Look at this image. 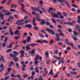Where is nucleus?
<instances>
[{
	"instance_id": "obj_40",
	"label": "nucleus",
	"mask_w": 80,
	"mask_h": 80,
	"mask_svg": "<svg viewBox=\"0 0 80 80\" xmlns=\"http://www.w3.org/2000/svg\"><path fill=\"white\" fill-rule=\"evenodd\" d=\"M51 21L54 23H57V22L55 21V20H54V19H53L52 18H51Z\"/></svg>"
},
{
	"instance_id": "obj_45",
	"label": "nucleus",
	"mask_w": 80,
	"mask_h": 80,
	"mask_svg": "<svg viewBox=\"0 0 80 80\" xmlns=\"http://www.w3.org/2000/svg\"><path fill=\"white\" fill-rule=\"evenodd\" d=\"M42 42L43 43H48V42L47 41H46L45 40H43L42 41Z\"/></svg>"
},
{
	"instance_id": "obj_10",
	"label": "nucleus",
	"mask_w": 80,
	"mask_h": 80,
	"mask_svg": "<svg viewBox=\"0 0 80 80\" xmlns=\"http://www.w3.org/2000/svg\"><path fill=\"white\" fill-rule=\"evenodd\" d=\"M19 32L20 31L18 30L16 31L14 33L15 35H17L18 36H19V35H20V33Z\"/></svg>"
},
{
	"instance_id": "obj_23",
	"label": "nucleus",
	"mask_w": 80,
	"mask_h": 80,
	"mask_svg": "<svg viewBox=\"0 0 80 80\" xmlns=\"http://www.w3.org/2000/svg\"><path fill=\"white\" fill-rule=\"evenodd\" d=\"M24 12L25 13L28 14L29 17H32L31 14H30V13H28L26 11H24Z\"/></svg>"
},
{
	"instance_id": "obj_36",
	"label": "nucleus",
	"mask_w": 80,
	"mask_h": 80,
	"mask_svg": "<svg viewBox=\"0 0 80 80\" xmlns=\"http://www.w3.org/2000/svg\"><path fill=\"white\" fill-rule=\"evenodd\" d=\"M12 53H14L15 55H16V56H17V55L18 54V52H16V51H13L12 52Z\"/></svg>"
},
{
	"instance_id": "obj_29",
	"label": "nucleus",
	"mask_w": 80,
	"mask_h": 80,
	"mask_svg": "<svg viewBox=\"0 0 80 80\" xmlns=\"http://www.w3.org/2000/svg\"><path fill=\"white\" fill-rule=\"evenodd\" d=\"M0 17H1V20H3V19H4V15H3V14H2L0 16Z\"/></svg>"
},
{
	"instance_id": "obj_6",
	"label": "nucleus",
	"mask_w": 80,
	"mask_h": 80,
	"mask_svg": "<svg viewBox=\"0 0 80 80\" xmlns=\"http://www.w3.org/2000/svg\"><path fill=\"white\" fill-rule=\"evenodd\" d=\"M25 27L29 29H31L32 28V25L31 24L29 25L27 24L25 25Z\"/></svg>"
},
{
	"instance_id": "obj_41",
	"label": "nucleus",
	"mask_w": 80,
	"mask_h": 80,
	"mask_svg": "<svg viewBox=\"0 0 80 80\" xmlns=\"http://www.w3.org/2000/svg\"><path fill=\"white\" fill-rule=\"evenodd\" d=\"M73 32L75 35L76 36H77V35H78V33L77 32H76L75 31H73Z\"/></svg>"
},
{
	"instance_id": "obj_14",
	"label": "nucleus",
	"mask_w": 80,
	"mask_h": 80,
	"mask_svg": "<svg viewBox=\"0 0 80 80\" xmlns=\"http://www.w3.org/2000/svg\"><path fill=\"white\" fill-rule=\"evenodd\" d=\"M30 22V19H27L24 21V24H27L28 23V22Z\"/></svg>"
},
{
	"instance_id": "obj_27",
	"label": "nucleus",
	"mask_w": 80,
	"mask_h": 80,
	"mask_svg": "<svg viewBox=\"0 0 80 80\" xmlns=\"http://www.w3.org/2000/svg\"><path fill=\"white\" fill-rule=\"evenodd\" d=\"M12 70V69L11 68H8V70H7V72H10V71Z\"/></svg>"
},
{
	"instance_id": "obj_17",
	"label": "nucleus",
	"mask_w": 80,
	"mask_h": 80,
	"mask_svg": "<svg viewBox=\"0 0 80 80\" xmlns=\"http://www.w3.org/2000/svg\"><path fill=\"white\" fill-rule=\"evenodd\" d=\"M15 60V63H16L17 62H18V58L16 57L14 58V59H13V60Z\"/></svg>"
},
{
	"instance_id": "obj_48",
	"label": "nucleus",
	"mask_w": 80,
	"mask_h": 80,
	"mask_svg": "<svg viewBox=\"0 0 80 80\" xmlns=\"http://www.w3.org/2000/svg\"><path fill=\"white\" fill-rule=\"evenodd\" d=\"M63 14L65 17H68V14H67L66 13H65V12H63Z\"/></svg>"
},
{
	"instance_id": "obj_44",
	"label": "nucleus",
	"mask_w": 80,
	"mask_h": 80,
	"mask_svg": "<svg viewBox=\"0 0 80 80\" xmlns=\"http://www.w3.org/2000/svg\"><path fill=\"white\" fill-rule=\"evenodd\" d=\"M10 56L12 57H13V58H15L16 57V55H13V54H10Z\"/></svg>"
},
{
	"instance_id": "obj_52",
	"label": "nucleus",
	"mask_w": 80,
	"mask_h": 80,
	"mask_svg": "<svg viewBox=\"0 0 80 80\" xmlns=\"http://www.w3.org/2000/svg\"><path fill=\"white\" fill-rule=\"evenodd\" d=\"M46 24L48 26H50V22H46Z\"/></svg>"
},
{
	"instance_id": "obj_39",
	"label": "nucleus",
	"mask_w": 80,
	"mask_h": 80,
	"mask_svg": "<svg viewBox=\"0 0 80 80\" xmlns=\"http://www.w3.org/2000/svg\"><path fill=\"white\" fill-rule=\"evenodd\" d=\"M55 35L56 36L57 38H60V36L58 33H56Z\"/></svg>"
},
{
	"instance_id": "obj_16",
	"label": "nucleus",
	"mask_w": 80,
	"mask_h": 80,
	"mask_svg": "<svg viewBox=\"0 0 80 80\" xmlns=\"http://www.w3.org/2000/svg\"><path fill=\"white\" fill-rule=\"evenodd\" d=\"M40 58V56H39L38 55H36V58H35L34 60H35V61H38V58Z\"/></svg>"
},
{
	"instance_id": "obj_30",
	"label": "nucleus",
	"mask_w": 80,
	"mask_h": 80,
	"mask_svg": "<svg viewBox=\"0 0 80 80\" xmlns=\"http://www.w3.org/2000/svg\"><path fill=\"white\" fill-rule=\"evenodd\" d=\"M76 28H75V29L76 30H77V31H78V30H77V29H80V26L78 25H76Z\"/></svg>"
},
{
	"instance_id": "obj_51",
	"label": "nucleus",
	"mask_w": 80,
	"mask_h": 80,
	"mask_svg": "<svg viewBox=\"0 0 80 80\" xmlns=\"http://www.w3.org/2000/svg\"><path fill=\"white\" fill-rule=\"evenodd\" d=\"M32 14L35 15H36L37 14V12L35 11H32Z\"/></svg>"
},
{
	"instance_id": "obj_62",
	"label": "nucleus",
	"mask_w": 80,
	"mask_h": 80,
	"mask_svg": "<svg viewBox=\"0 0 80 80\" xmlns=\"http://www.w3.org/2000/svg\"><path fill=\"white\" fill-rule=\"evenodd\" d=\"M12 51V49H9L7 50V53H9V52H10Z\"/></svg>"
},
{
	"instance_id": "obj_21",
	"label": "nucleus",
	"mask_w": 80,
	"mask_h": 80,
	"mask_svg": "<svg viewBox=\"0 0 80 80\" xmlns=\"http://www.w3.org/2000/svg\"><path fill=\"white\" fill-rule=\"evenodd\" d=\"M53 42H54V40L53 39H51L50 42L49 43L50 45H52L53 43Z\"/></svg>"
},
{
	"instance_id": "obj_47",
	"label": "nucleus",
	"mask_w": 80,
	"mask_h": 80,
	"mask_svg": "<svg viewBox=\"0 0 80 80\" xmlns=\"http://www.w3.org/2000/svg\"><path fill=\"white\" fill-rule=\"evenodd\" d=\"M19 46V45L18 44L17 46H15L13 48V49L14 50H15L16 49V48H18V47Z\"/></svg>"
},
{
	"instance_id": "obj_49",
	"label": "nucleus",
	"mask_w": 80,
	"mask_h": 80,
	"mask_svg": "<svg viewBox=\"0 0 80 80\" xmlns=\"http://www.w3.org/2000/svg\"><path fill=\"white\" fill-rule=\"evenodd\" d=\"M8 20L9 21H10V20H13V19H14V18H12V17H10L9 18H8Z\"/></svg>"
},
{
	"instance_id": "obj_42",
	"label": "nucleus",
	"mask_w": 80,
	"mask_h": 80,
	"mask_svg": "<svg viewBox=\"0 0 80 80\" xmlns=\"http://www.w3.org/2000/svg\"><path fill=\"white\" fill-rule=\"evenodd\" d=\"M34 64L35 65H37V64H38V62L37 61H35L34 62Z\"/></svg>"
},
{
	"instance_id": "obj_54",
	"label": "nucleus",
	"mask_w": 80,
	"mask_h": 80,
	"mask_svg": "<svg viewBox=\"0 0 80 80\" xmlns=\"http://www.w3.org/2000/svg\"><path fill=\"white\" fill-rule=\"evenodd\" d=\"M36 16L37 17H40V14L38 13H37V14H36Z\"/></svg>"
},
{
	"instance_id": "obj_15",
	"label": "nucleus",
	"mask_w": 80,
	"mask_h": 80,
	"mask_svg": "<svg viewBox=\"0 0 80 80\" xmlns=\"http://www.w3.org/2000/svg\"><path fill=\"white\" fill-rule=\"evenodd\" d=\"M65 42L66 43V44H67V45H70V43H69V41H68V39H65Z\"/></svg>"
},
{
	"instance_id": "obj_2",
	"label": "nucleus",
	"mask_w": 80,
	"mask_h": 80,
	"mask_svg": "<svg viewBox=\"0 0 80 80\" xmlns=\"http://www.w3.org/2000/svg\"><path fill=\"white\" fill-rule=\"evenodd\" d=\"M51 15L52 16V17H53L54 18H58V16L56 13H55V12H51Z\"/></svg>"
},
{
	"instance_id": "obj_43",
	"label": "nucleus",
	"mask_w": 80,
	"mask_h": 80,
	"mask_svg": "<svg viewBox=\"0 0 80 80\" xmlns=\"http://www.w3.org/2000/svg\"><path fill=\"white\" fill-rule=\"evenodd\" d=\"M54 53L56 55H58V50H56L54 52Z\"/></svg>"
},
{
	"instance_id": "obj_3",
	"label": "nucleus",
	"mask_w": 80,
	"mask_h": 80,
	"mask_svg": "<svg viewBox=\"0 0 80 80\" xmlns=\"http://www.w3.org/2000/svg\"><path fill=\"white\" fill-rule=\"evenodd\" d=\"M59 62H58L59 64H61V63H62V64H64V62H65V60H64V58H62V59H60L59 60Z\"/></svg>"
},
{
	"instance_id": "obj_31",
	"label": "nucleus",
	"mask_w": 80,
	"mask_h": 80,
	"mask_svg": "<svg viewBox=\"0 0 80 80\" xmlns=\"http://www.w3.org/2000/svg\"><path fill=\"white\" fill-rule=\"evenodd\" d=\"M7 41H8V38L6 37L4 38V43H7Z\"/></svg>"
},
{
	"instance_id": "obj_13",
	"label": "nucleus",
	"mask_w": 80,
	"mask_h": 80,
	"mask_svg": "<svg viewBox=\"0 0 80 80\" xmlns=\"http://www.w3.org/2000/svg\"><path fill=\"white\" fill-rule=\"evenodd\" d=\"M51 76H53V70L51 69V71H50L49 73L48 76H49L50 75Z\"/></svg>"
},
{
	"instance_id": "obj_56",
	"label": "nucleus",
	"mask_w": 80,
	"mask_h": 80,
	"mask_svg": "<svg viewBox=\"0 0 80 80\" xmlns=\"http://www.w3.org/2000/svg\"><path fill=\"white\" fill-rule=\"evenodd\" d=\"M3 71H4V68H3L2 69L0 70V72H1V73H2V72H3Z\"/></svg>"
},
{
	"instance_id": "obj_8",
	"label": "nucleus",
	"mask_w": 80,
	"mask_h": 80,
	"mask_svg": "<svg viewBox=\"0 0 80 80\" xmlns=\"http://www.w3.org/2000/svg\"><path fill=\"white\" fill-rule=\"evenodd\" d=\"M9 29V32L10 33V35H12V36H13V30L12 28H10Z\"/></svg>"
},
{
	"instance_id": "obj_4",
	"label": "nucleus",
	"mask_w": 80,
	"mask_h": 80,
	"mask_svg": "<svg viewBox=\"0 0 80 80\" xmlns=\"http://www.w3.org/2000/svg\"><path fill=\"white\" fill-rule=\"evenodd\" d=\"M35 49H33L31 52V55L32 56H34L35 55Z\"/></svg>"
},
{
	"instance_id": "obj_46",
	"label": "nucleus",
	"mask_w": 80,
	"mask_h": 80,
	"mask_svg": "<svg viewBox=\"0 0 80 80\" xmlns=\"http://www.w3.org/2000/svg\"><path fill=\"white\" fill-rule=\"evenodd\" d=\"M59 34L60 35L62 36V37H64V34L62 32H59Z\"/></svg>"
},
{
	"instance_id": "obj_24",
	"label": "nucleus",
	"mask_w": 80,
	"mask_h": 80,
	"mask_svg": "<svg viewBox=\"0 0 80 80\" xmlns=\"http://www.w3.org/2000/svg\"><path fill=\"white\" fill-rule=\"evenodd\" d=\"M17 1L19 4H20V3H22L20 1L22 2H24L23 0H17Z\"/></svg>"
},
{
	"instance_id": "obj_28",
	"label": "nucleus",
	"mask_w": 80,
	"mask_h": 80,
	"mask_svg": "<svg viewBox=\"0 0 80 80\" xmlns=\"http://www.w3.org/2000/svg\"><path fill=\"white\" fill-rule=\"evenodd\" d=\"M37 12H38L40 13H41V14H43V12H42V11L40 9H38V10H37Z\"/></svg>"
},
{
	"instance_id": "obj_57",
	"label": "nucleus",
	"mask_w": 80,
	"mask_h": 80,
	"mask_svg": "<svg viewBox=\"0 0 80 80\" xmlns=\"http://www.w3.org/2000/svg\"><path fill=\"white\" fill-rule=\"evenodd\" d=\"M67 50H71V48L70 47H68L66 48Z\"/></svg>"
},
{
	"instance_id": "obj_26",
	"label": "nucleus",
	"mask_w": 80,
	"mask_h": 80,
	"mask_svg": "<svg viewBox=\"0 0 80 80\" xmlns=\"http://www.w3.org/2000/svg\"><path fill=\"white\" fill-rule=\"evenodd\" d=\"M12 44L11 43H10L9 44V46L7 47V48H12Z\"/></svg>"
},
{
	"instance_id": "obj_25",
	"label": "nucleus",
	"mask_w": 80,
	"mask_h": 80,
	"mask_svg": "<svg viewBox=\"0 0 80 80\" xmlns=\"http://www.w3.org/2000/svg\"><path fill=\"white\" fill-rule=\"evenodd\" d=\"M26 48L27 49L26 51H28V50H30L31 49V48H30V47H28V46L27 45L26 47Z\"/></svg>"
},
{
	"instance_id": "obj_12",
	"label": "nucleus",
	"mask_w": 80,
	"mask_h": 80,
	"mask_svg": "<svg viewBox=\"0 0 80 80\" xmlns=\"http://www.w3.org/2000/svg\"><path fill=\"white\" fill-rule=\"evenodd\" d=\"M31 47H35V46L38 45V44L37 43H31Z\"/></svg>"
},
{
	"instance_id": "obj_58",
	"label": "nucleus",
	"mask_w": 80,
	"mask_h": 80,
	"mask_svg": "<svg viewBox=\"0 0 80 80\" xmlns=\"http://www.w3.org/2000/svg\"><path fill=\"white\" fill-rule=\"evenodd\" d=\"M22 43L25 44L27 43V42H26V41L25 39H23L22 40Z\"/></svg>"
},
{
	"instance_id": "obj_37",
	"label": "nucleus",
	"mask_w": 80,
	"mask_h": 80,
	"mask_svg": "<svg viewBox=\"0 0 80 80\" xmlns=\"http://www.w3.org/2000/svg\"><path fill=\"white\" fill-rule=\"evenodd\" d=\"M34 29L35 30H36V31H37L38 29V27L36 26H35L34 27Z\"/></svg>"
},
{
	"instance_id": "obj_59",
	"label": "nucleus",
	"mask_w": 80,
	"mask_h": 80,
	"mask_svg": "<svg viewBox=\"0 0 80 80\" xmlns=\"http://www.w3.org/2000/svg\"><path fill=\"white\" fill-rule=\"evenodd\" d=\"M20 54H22V53H25V52L23 50H22V51L20 52Z\"/></svg>"
},
{
	"instance_id": "obj_22",
	"label": "nucleus",
	"mask_w": 80,
	"mask_h": 80,
	"mask_svg": "<svg viewBox=\"0 0 80 80\" xmlns=\"http://www.w3.org/2000/svg\"><path fill=\"white\" fill-rule=\"evenodd\" d=\"M21 11L22 12H23V13H25V11H26L25 10V8L24 7H21Z\"/></svg>"
},
{
	"instance_id": "obj_64",
	"label": "nucleus",
	"mask_w": 80,
	"mask_h": 80,
	"mask_svg": "<svg viewBox=\"0 0 80 80\" xmlns=\"http://www.w3.org/2000/svg\"><path fill=\"white\" fill-rule=\"evenodd\" d=\"M3 66H4L3 64L2 63L1 65V66L0 67V68H2L3 67Z\"/></svg>"
},
{
	"instance_id": "obj_32",
	"label": "nucleus",
	"mask_w": 80,
	"mask_h": 80,
	"mask_svg": "<svg viewBox=\"0 0 80 80\" xmlns=\"http://www.w3.org/2000/svg\"><path fill=\"white\" fill-rule=\"evenodd\" d=\"M36 20L38 21V22H41L42 21L41 18L38 17L36 18Z\"/></svg>"
},
{
	"instance_id": "obj_18",
	"label": "nucleus",
	"mask_w": 80,
	"mask_h": 80,
	"mask_svg": "<svg viewBox=\"0 0 80 80\" xmlns=\"http://www.w3.org/2000/svg\"><path fill=\"white\" fill-rule=\"evenodd\" d=\"M11 14H12V13L10 12H6L4 14V15L9 16Z\"/></svg>"
},
{
	"instance_id": "obj_19",
	"label": "nucleus",
	"mask_w": 80,
	"mask_h": 80,
	"mask_svg": "<svg viewBox=\"0 0 80 80\" xmlns=\"http://www.w3.org/2000/svg\"><path fill=\"white\" fill-rule=\"evenodd\" d=\"M11 3H12V1L11 0H9L7 3V5H10L11 4Z\"/></svg>"
},
{
	"instance_id": "obj_20",
	"label": "nucleus",
	"mask_w": 80,
	"mask_h": 80,
	"mask_svg": "<svg viewBox=\"0 0 80 80\" xmlns=\"http://www.w3.org/2000/svg\"><path fill=\"white\" fill-rule=\"evenodd\" d=\"M13 16L16 19H18V18H19V16H18L17 15V14L14 15Z\"/></svg>"
},
{
	"instance_id": "obj_9",
	"label": "nucleus",
	"mask_w": 80,
	"mask_h": 80,
	"mask_svg": "<svg viewBox=\"0 0 80 80\" xmlns=\"http://www.w3.org/2000/svg\"><path fill=\"white\" fill-rule=\"evenodd\" d=\"M31 37L30 36H29L27 38V39L26 40V41L28 42H30L31 41Z\"/></svg>"
},
{
	"instance_id": "obj_55",
	"label": "nucleus",
	"mask_w": 80,
	"mask_h": 80,
	"mask_svg": "<svg viewBox=\"0 0 80 80\" xmlns=\"http://www.w3.org/2000/svg\"><path fill=\"white\" fill-rule=\"evenodd\" d=\"M57 14L58 15H59V16H61V15H62V13H60L59 12H58L57 13Z\"/></svg>"
},
{
	"instance_id": "obj_50",
	"label": "nucleus",
	"mask_w": 80,
	"mask_h": 80,
	"mask_svg": "<svg viewBox=\"0 0 80 80\" xmlns=\"http://www.w3.org/2000/svg\"><path fill=\"white\" fill-rule=\"evenodd\" d=\"M41 32H42V33H46V32H45L44 30L43 29L41 30Z\"/></svg>"
},
{
	"instance_id": "obj_35",
	"label": "nucleus",
	"mask_w": 80,
	"mask_h": 80,
	"mask_svg": "<svg viewBox=\"0 0 80 80\" xmlns=\"http://www.w3.org/2000/svg\"><path fill=\"white\" fill-rule=\"evenodd\" d=\"M39 35L40 37H41V38H44V36L41 34V33H39Z\"/></svg>"
},
{
	"instance_id": "obj_7",
	"label": "nucleus",
	"mask_w": 80,
	"mask_h": 80,
	"mask_svg": "<svg viewBox=\"0 0 80 80\" xmlns=\"http://www.w3.org/2000/svg\"><path fill=\"white\" fill-rule=\"evenodd\" d=\"M16 24L18 25H24V23H20L19 21H17L16 23Z\"/></svg>"
},
{
	"instance_id": "obj_60",
	"label": "nucleus",
	"mask_w": 80,
	"mask_h": 80,
	"mask_svg": "<svg viewBox=\"0 0 80 80\" xmlns=\"http://www.w3.org/2000/svg\"><path fill=\"white\" fill-rule=\"evenodd\" d=\"M15 40H18V38H20V37H19L17 36L14 38Z\"/></svg>"
},
{
	"instance_id": "obj_63",
	"label": "nucleus",
	"mask_w": 80,
	"mask_h": 80,
	"mask_svg": "<svg viewBox=\"0 0 80 80\" xmlns=\"http://www.w3.org/2000/svg\"><path fill=\"white\" fill-rule=\"evenodd\" d=\"M8 78H9V76L6 77L4 78V80H8Z\"/></svg>"
},
{
	"instance_id": "obj_61",
	"label": "nucleus",
	"mask_w": 80,
	"mask_h": 80,
	"mask_svg": "<svg viewBox=\"0 0 80 80\" xmlns=\"http://www.w3.org/2000/svg\"><path fill=\"white\" fill-rule=\"evenodd\" d=\"M10 11L11 12H15L16 10L15 9H10Z\"/></svg>"
},
{
	"instance_id": "obj_5",
	"label": "nucleus",
	"mask_w": 80,
	"mask_h": 80,
	"mask_svg": "<svg viewBox=\"0 0 80 80\" xmlns=\"http://www.w3.org/2000/svg\"><path fill=\"white\" fill-rule=\"evenodd\" d=\"M41 21V22L39 23L40 25H45V20L43 19Z\"/></svg>"
},
{
	"instance_id": "obj_33",
	"label": "nucleus",
	"mask_w": 80,
	"mask_h": 80,
	"mask_svg": "<svg viewBox=\"0 0 80 80\" xmlns=\"http://www.w3.org/2000/svg\"><path fill=\"white\" fill-rule=\"evenodd\" d=\"M41 9L42 10V11H43L44 12H45V13H46V10L44 8L41 7Z\"/></svg>"
},
{
	"instance_id": "obj_53",
	"label": "nucleus",
	"mask_w": 80,
	"mask_h": 80,
	"mask_svg": "<svg viewBox=\"0 0 80 80\" xmlns=\"http://www.w3.org/2000/svg\"><path fill=\"white\" fill-rule=\"evenodd\" d=\"M6 45H7L6 43H4V44H3L2 45V47H3V48H5V46H6Z\"/></svg>"
},
{
	"instance_id": "obj_38",
	"label": "nucleus",
	"mask_w": 80,
	"mask_h": 80,
	"mask_svg": "<svg viewBox=\"0 0 80 80\" xmlns=\"http://www.w3.org/2000/svg\"><path fill=\"white\" fill-rule=\"evenodd\" d=\"M71 5L73 7H75V8H78V6L73 4H71Z\"/></svg>"
},
{
	"instance_id": "obj_11",
	"label": "nucleus",
	"mask_w": 80,
	"mask_h": 80,
	"mask_svg": "<svg viewBox=\"0 0 80 80\" xmlns=\"http://www.w3.org/2000/svg\"><path fill=\"white\" fill-rule=\"evenodd\" d=\"M31 8L32 10H33V11H35L37 12L38 9L37 8L34 7H31Z\"/></svg>"
},
{
	"instance_id": "obj_1",
	"label": "nucleus",
	"mask_w": 80,
	"mask_h": 80,
	"mask_svg": "<svg viewBox=\"0 0 80 80\" xmlns=\"http://www.w3.org/2000/svg\"><path fill=\"white\" fill-rule=\"evenodd\" d=\"M46 31H47V32H49V33H50L52 35H54L55 33V32L53 31L52 30H51L49 28H46Z\"/></svg>"
},
{
	"instance_id": "obj_34",
	"label": "nucleus",
	"mask_w": 80,
	"mask_h": 80,
	"mask_svg": "<svg viewBox=\"0 0 80 80\" xmlns=\"http://www.w3.org/2000/svg\"><path fill=\"white\" fill-rule=\"evenodd\" d=\"M36 42H37V43H43V42H42V41L40 40H38L36 41Z\"/></svg>"
}]
</instances>
